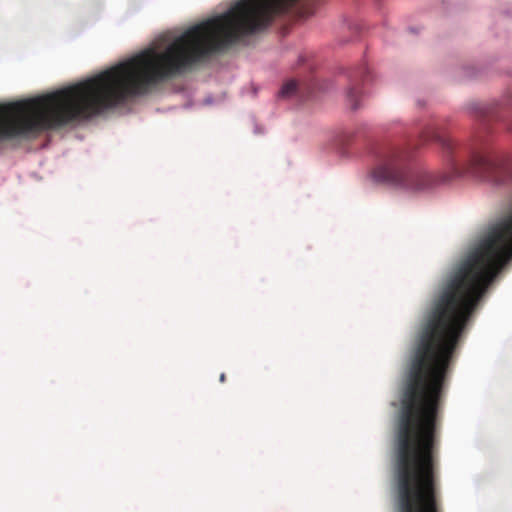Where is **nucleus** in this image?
<instances>
[{"instance_id": "1", "label": "nucleus", "mask_w": 512, "mask_h": 512, "mask_svg": "<svg viewBox=\"0 0 512 512\" xmlns=\"http://www.w3.org/2000/svg\"><path fill=\"white\" fill-rule=\"evenodd\" d=\"M424 141H435L450 156V170L432 173L425 170H409L407 162L410 152L392 143L378 144L374 151V166L370 171L371 180L378 185L394 189L418 191L449 183L463 176H472L484 181L500 184L509 174V165L502 157L488 152H472L467 159H461L452 138L434 128L423 134Z\"/></svg>"}, {"instance_id": "2", "label": "nucleus", "mask_w": 512, "mask_h": 512, "mask_svg": "<svg viewBox=\"0 0 512 512\" xmlns=\"http://www.w3.org/2000/svg\"><path fill=\"white\" fill-rule=\"evenodd\" d=\"M368 77L369 69L366 66L359 68L350 76V86L347 89L346 98L352 109H357L360 105L362 92L359 87V81L366 82Z\"/></svg>"}, {"instance_id": "6", "label": "nucleus", "mask_w": 512, "mask_h": 512, "mask_svg": "<svg viewBox=\"0 0 512 512\" xmlns=\"http://www.w3.org/2000/svg\"><path fill=\"white\" fill-rule=\"evenodd\" d=\"M508 129L512 131V124L511 123L508 124Z\"/></svg>"}, {"instance_id": "4", "label": "nucleus", "mask_w": 512, "mask_h": 512, "mask_svg": "<svg viewBox=\"0 0 512 512\" xmlns=\"http://www.w3.org/2000/svg\"><path fill=\"white\" fill-rule=\"evenodd\" d=\"M479 113L481 116L486 117L488 113V109L486 107H478Z\"/></svg>"}, {"instance_id": "5", "label": "nucleus", "mask_w": 512, "mask_h": 512, "mask_svg": "<svg viewBox=\"0 0 512 512\" xmlns=\"http://www.w3.org/2000/svg\"><path fill=\"white\" fill-rule=\"evenodd\" d=\"M225 379H226L225 374H224V373H222V374L220 375V381H221V382H224V381H225Z\"/></svg>"}, {"instance_id": "3", "label": "nucleus", "mask_w": 512, "mask_h": 512, "mask_svg": "<svg viewBox=\"0 0 512 512\" xmlns=\"http://www.w3.org/2000/svg\"><path fill=\"white\" fill-rule=\"evenodd\" d=\"M299 89L298 83L294 80H289L283 84L279 95L284 98H289L297 93Z\"/></svg>"}]
</instances>
